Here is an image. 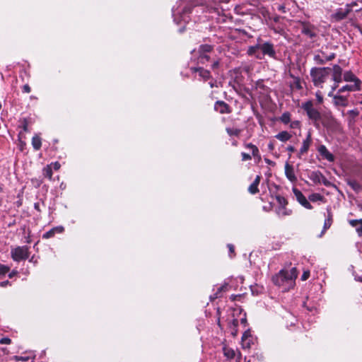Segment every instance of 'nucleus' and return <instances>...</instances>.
I'll list each match as a JSON object with an SVG mask.
<instances>
[{
    "label": "nucleus",
    "instance_id": "f257e3e1",
    "mask_svg": "<svg viewBox=\"0 0 362 362\" xmlns=\"http://www.w3.org/2000/svg\"><path fill=\"white\" fill-rule=\"evenodd\" d=\"M297 276L298 272L296 267H293L290 270L281 269L272 277V281L276 286L282 287L284 291H288L293 287Z\"/></svg>",
    "mask_w": 362,
    "mask_h": 362
},
{
    "label": "nucleus",
    "instance_id": "f03ea898",
    "mask_svg": "<svg viewBox=\"0 0 362 362\" xmlns=\"http://www.w3.org/2000/svg\"><path fill=\"white\" fill-rule=\"evenodd\" d=\"M330 68L329 67H313L310 70V76L315 86L322 87L329 76Z\"/></svg>",
    "mask_w": 362,
    "mask_h": 362
},
{
    "label": "nucleus",
    "instance_id": "7ed1b4c3",
    "mask_svg": "<svg viewBox=\"0 0 362 362\" xmlns=\"http://www.w3.org/2000/svg\"><path fill=\"white\" fill-rule=\"evenodd\" d=\"M190 11L191 8L186 6L181 9L178 7L176 8H173V16L174 17V21L177 24H182V23L185 24L189 21V17L187 14L190 13Z\"/></svg>",
    "mask_w": 362,
    "mask_h": 362
},
{
    "label": "nucleus",
    "instance_id": "20e7f679",
    "mask_svg": "<svg viewBox=\"0 0 362 362\" xmlns=\"http://www.w3.org/2000/svg\"><path fill=\"white\" fill-rule=\"evenodd\" d=\"M11 255L16 262L26 259L29 257V250L27 246H18L11 250Z\"/></svg>",
    "mask_w": 362,
    "mask_h": 362
},
{
    "label": "nucleus",
    "instance_id": "39448f33",
    "mask_svg": "<svg viewBox=\"0 0 362 362\" xmlns=\"http://www.w3.org/2000/svg\"><path fill=\"white\" fill-rule=\"evenodd\" d=\"M302 108L306 112L308 117L314 121H318L320 119V113L313 107L311 100H308L302 104Z\"/></svg>",
    "mask_w": 362,
    "mask_h": 362
},
{
    "label": "nucleus",
    "instance_id": "423d86ee",
    "mask_svg": "<svg viewBox=\"0 0 362 362\" xmlns=\"http://www.w3.org/2000/svg\"><path fill=\"white\" fill-rule=\"evenodd\" d=\"M328 96L332 98V103L336 107H346L349 104V100L346 96L341 95L337 93L336 94L329 92Z\"/></svg>",
    "mask_w": 362,
    "mask_h": 362
},
{
    "label": "nucleus",
    "instance_id": "0eeeda50",
    "mask_svg": "<svg viewBox=\"0 0 362 362\" xmlns=\"http://www.w3.org/2000/svg\"><path fill=\"white\" fill-rule=\"evenodd\" d=\"M259 49L262 50V52L264 55H267L273 59L276 58V51L273 44L271 42H266L263 44H259Z\"/></svg>",
    "mask_w": 362,
    "mask_h": 362
},
{
    "label": "nucleus",
    "instance_id": "6e6552de",
    "mask_svg": "<svg viewBox=\"0 0 362 362\" xmlns=\"http://www.w3.org/2000/svg\"><path fill=\"white\" fill-rule=\"evenodd\" d=\"M293 192L297 199V201L305 209H312L313 206L308 201L303 194L298 189L293 188Z\"/></svg>",
    "mask_w": 362,
    "mask_h": 362
},
{
    "label": "nucleus",
    "instance_id": "1a4fd4ad",
    "mask_svg": "<svg viewBox=\"0 0 362 362\" xmlns=\"http://www.w3.org/2000/svg\"><path fill=\"white\" fill-rule=\"evenodd\" d=\"M312 143V138H311V133L310 132H308V134L306 136V138L303 141L302 146L299 150L298 152V158H300L302 155H304L306 153L311 145Z\"/></svg>",
    "mask_w": 362,
    "mask_h": 362
},
{
    "label": "nucleus",
    "instance_id": "9d476101",
    "mask_svg": "<svg viewBox=\"0 0 362 362\" xmlns=\"http://www.w3.org/2000/svg\"><path fill=\"white\" fill-rule=\"evenodd\" d=\"M309 178L315 184L323 183L327 185L328 183L327 178L320 171L312 172Z\"/></svg>",
    "mask_w": 362,
    "mask_h": 362
},
{
    "label": "nucleus",
    "instance_id": "9b49d317",
    "mask_svg": "<svg viewBox=\"0 0 362 362\" xmlns=\"http://www.w3.org/2000/svg\"><path fill=\"white\" fill-rule=\"evenodd\" d=\"M317 151H318L319 153L320 154V156L324 159H326L327 160H328L329 162H333L334 160V156H333V154L332 153H330L328 151V149L327 148V147L325 145H320L318 147Z\"/></svg>",
    "mask_w": 362,
    "mask_h": 362
},
{
    "label": "nucleus",
    "instance_id": "f8f14e48",
    "mask_svg": "<svg viewBox=\"0 0 362 362\" xmlns=\"http://www.w3.org/2000/svg\"><path fill=\"white\" fill-rule=\"evenodd\" d=\"M332 80L335 83H341L342 81V69L340 66L335 64L332 67Z\"/></svg>",
    "mask_w": 362,
    "mask_h": 362
},
{
    "label": "nucleus",
    "instance_id": "ddd939ff",
    "mask_svg": "<svg viewBox=\"0 0 362 362\" xmlns=\"http://www.w3.org/2000/svg\"><path fill=\"white\" fill-rule=\"evenodd\" d=\"M214 110L221 114L229 113L230 112L228 105L220 100L215 103Z\"/></svg>",
    "mask_w": 362,
    "mask_h": 362
},
{
    "label": "nucleus",
    "instance_id": "4468645a",
    "mask_svg": "<svg viewBox=\"0 0 362 362\" xmlns=\"http://www.w3.org/2000/svg\"><path fill=\"white\" fill-rule=\"evenodd\" d=\"M285 175L291 182H295L297 180L293 166L288 163L285 164Z\"/></svg>",
    "mask_w": 362,
    "mask_h": 362
},
{
    "label": "nucleus",
    "instance_id": "2eb2a0df",
    "mask_svg": "<svg viewBox=\"0 0 362 362\" xmlns=\"http://www.w3.org/2000/svg\"><path fill=\"white\" fill-rule=\"evenodd\" d=\"M191 70L194 73H197L201 79L206 81L211 77L210 72L201 67H192Z\"/></svg>",
    "mask_w": 362,
    "mask_h": 362
},
{
    "label": "nucleus",
    "instance_id": "dca6fc26",
    "mask_svg": "<svg viewBox=\"0 0 362 362\" xmlns=\"http://www.w3.org/2000/svg\"><path fill=\"white\" fill-rule=\"evenodd\" d=\"M343 79L346 82H353L354 84H358L361 87V81L350 71H346L343 74Z\"/></svg>",
    "mask_w": 362,
    "mask_h": 362
},
{
    "label": "nucleus",
    "instance_id": "f3484780",
    "mask_svg": "<svg viewBox=\"0 0 362 362\" xmlns=\"http://www.w3.org/2000/svg\"><path fill=\"white\" fill-rule=\"evenodd\" d=\"M64 228L63 226H60L54 227L52 229H50L49 230H48L47 232L45 233L42 235V238L48 239V238H52V237H54V235L56 233H62L64 232Z\"/></svg>",
    "mask_w": 362,
    "mask_h": 362
},
{
    "label": "nucleus",
    "instance_id": "a211bd4d",
    "mask_svg": "<svg viewBox=\"0 0 362 362\" xmlns=\"http://www.w3.org/2000/svg\"><path fill=\"white\" fill-rule=\"evenodd\" d=\"M350 8H349V5H346V8L345 9H343V8H340L334 14V18L337 20V21H341L344 18H345L346 17V16L348 15V13H349L350 11Z\"/></svg>",
    "mask_w": 362,
    "mask_h": 362
},
{
    "label": "nucleus",
    "instance_id": "6ab92c4d",
    "mask_svg": "<svg viewBox=\"0 0 362 362\" xmlns=\"http://www.w3.org/2000/svg\"><path fill=\"white\" fill-rule=\"evenodd\" d=\"M361 89V87H359V86L358 84H347V85H345L344 86H342L341 88H340L337 93L341 94V93H344L345 91H349V92H354V91H357V90H359Z\"/></svg>",
    "mask_w": 362,
    "mask_h": 362
},
{
    "label": "nucleus",
    "instance_id": "aec40b11",
    "mask_svg": "<svg viewBox=\"0 0 362 362\" xmlns=\"http://www.w3.org/2000/svg\"><path fill=\"white\" fill-rule=\"evenodd\" d=\"M327 216L325 220L323 230L322 233H323L327 229H328L332 223V213L331 211L330 207L327 208Z\"/></svg>",
    "mask_w": 362,
    "mask_h": 362
},
{
    "label": "nucleus",
    "instance_id": "412c9836",
    "mask_svg": "<svg viewBox=\"0 0 362 362\" xmlns=\"http://www.w3.org/2000/svg\"><path fill=\"white\" fill-rule=\"evenodd\" d=\"M291 137L292 135L286 131L280 132L276 135H275V138L282 142H286L290 140Z\"/></svg>",
    "mask_w": 362,
    "mask_h": 362
},
{
    "label": "nucleus",
    "instance_id": "4be33fe9",
    "mask_svg": "<svg viewBox=\"0 0 362 362\" xmlns=\"http://www.w3.org/2000/svg\"><path fill=\"white\" fill-rule=\"evenodd\" d=\"M245 147L252 151V155L253 157H260L259 149L255 145L252 143H248L245 144Z\"/></svg>",
    "mask_w": 362,
    "mask_h": 362
},
{
    "label": "nucleus",
    "instance_id": "5701e85b",
    "mask_svg": "<svg viewBox=\"0 0 362 362\" xmlns=\"http://www.w3.org/2000/svg\"><path fill=\"white\" fill-rule=\"evenodd\" d=\"M279 119L283 124H288L291 121V115L288 112H285L281 115Z\"/></svg>",
    "mask_w": 362,
    "mask_h": 362
},
{
    "label": "nucleus",
    "instance_id": "b1692460",
    "mask_svg": "<svg viewBox=\"0 0 362 362\" xmlns=\"http://www.w3.org/2000/svg\"><path fill=\"white\" fill-rule=\"evenodd\" d=\"M276 213L279 216L283 217L286 216H289L291 214V211L288 210L284 206H279L276 210Z\"/></svg>",
    "mask_w": 362,
    "mask_h": 362
},
{
    "label": "nucleus",
    "instance_id": "393cba45",
    "mask_svg": "<svg viewBox=\"0 0 362 362\" xmlns=\"http://www.w3.org/2000/svg\"><path fill=\"white\" fill-rule=\"evenodd\" d=\"M32 145L35 150L37 151L41 148L42 142L39 136L35 135L32 139Z\"/></svg>",
    "mask_w": 362,
    "mask_h": 362
},
{
    "label": "nucleus",
    "instance_id": "a878e982",
    "mask_svg": "<svg viewBox=\"0 0 362 362\" xmlns=\"http://www.w3.org/2000/svg\"><path fill=\"white\" fill-rule=\"evenodd\" d=\"M212 50V47L209 45H202L199 46V53L200 54H207Z\"/></svg>",
    "mask_w": 362,
    "mask_h": 362
},
{
    "label": "nucleus",
    "instance_id": "bb28decb",
    "mask_svg": "<svg viewBox=\"0 0 362 362\" xmlns=\"http://www.w3.org/2000/svg\"><path fill=\"white\" fill-rule=\"evenodd\" d=\"M308 198H309L310 201L313 202H318V201L322 202L324 200V197L318 193H313V194H310Z\"/></svg>",
    "mask_w": 362,
    "mask_h": 362
},
{
    "label": "nucleus",
    "instance_id": "cd10ccee",
    "mask_svg": "<svg viewBox=\"0 0 362 362\" xmlns=\"http://www.w3.org/2000/svg\"><path fill=\"white\" fill-rule=\"evenodd\" d=\"M291 77L293 79V83L291 85V87H294L298 90H300L302 88L300 79L299 77H296L291 75Z\"/></svg>",
    "mask_w": 362,
    "mask_h": 362
},
{
    "label": "nucleus",
    "instance_id": "c85d7f7f",
    "mask_svg": "<svg viewBox=\"0 0 362 362\" xmlns=\"http://www.w3.org/2000/svg\"><path fill=\"white\" fill-rule=\"evenodd\" d=\"M43 175L49 178V180H51L52 178V167L50 165H47L44 169H43Z\"/></svg>",
    "mask_w": 362,
    "mask_h": 362
},
{
    "label": "nucleus",
    "instance_id": "c756f323",
    "mask_svg": "<svg viewBox=\"0 0 362 362\" xmlns=\"http://www.w3.org/2000/svg\"><path fill=\"white\" fill-rule=\"evenodd\" d=\"M223 352H224V355L228 358L231 359V358H233L235 357V351L232 349L224 348L223 349Z\"/></svg>",
    "mask_w": 362,
    "mask_h": 362
},
{
    "label": "nucleus",
    "instance_id": "7c9ffc66",
    "mask_svg": "<svg viewBox=\"0 0 362 362\" xmlns=\"http://www.w3.org/2000/svg\"><path fill=\"white\" fill-rule=\"evenodd\" d=\"M238 325V320L237 319H233L232 320V322L230 324V327L232 329L231 330V334L233 335V336H235L237 334V329H236V327Z\"/></svg>",
    "mask_w": 362,
    "mask_h": 362
},
{
    "label": "nucleus",
    "instance_id": "2f4dec72",
    "mask_svg": "<svg viewBox=\"0 0 362 362\" xmlns=\"http://www.w3.org/2000/svg\"><path fill=\"white\" fill-rule=\"evenodd\" d=\"M348 184L356 192H358L361 189V186L356 181H349Z\"/></svg>",
    "mask_w": 362,
    "mask_h": 362
},
{
    "label": "nucleus",
    "instance_id": "473e14b6",
    "mask_svg": "<svg viewBox=\"0 0 362 362\" xmlns=\"http://www.w3.org/2000/svg\"><path fill=\"white\" fill-rule=\"evenodd\" d=\"M209 60L207 54H200L198 57V63L204 64Z\"/></svg>",
    "mask_w": 362,
    "mask_h": 362
},
{
    "label": "nucleus",
    "instance_id": "72a5a7b5",
    "mask_svg": "<svg viewBox=\"0 0 362 362\" xmlns=\"http://www.w3.org/2000/svg\"><path fill=\"white\" fill-rule=\"evenodd\" d=\"M226 132L230 136H238L240 130L235 128H227Z\"/></svg>",
    "mask_w": 362,
    "mask_h": 362
},
{
    "label": "nucleus",
    "instance_id": "f704fd0d",
    "mask_svg": "<svg viewBox=\"0 0 362 362\" xmlns=\"http://www.w3.org/2000/svg\"><path fill=\"white\" fill-rule=\"evenodd\" d=\"M248 191L250 194H255L259 192L258 185H255V183H252L249 187Z\"/></svg>",
    "mask_w": 362,
    "mask_h": 362
},
{
    "label": "nucleus",
    "instance_id": "c9c22d12",
    "mask_svg": "<svg viewBox=\"0 0 362 362\" xmlns=\"http://www.w3.org/2000/svg\"><path fill=\"white\" fill-rule=\"evenodd\" d=\"M259 49V44L255 46H251L247 49V54L249 55H255L257 50Z\"/></svg>",
    "mask_w": 362,
    "mask_h": 362
},
{
    "label": "nucleus",
    "instance_id": "e433bc0d",
    "mask_svg": "<svg viewBox=\"0 0 362 362\" xmlns=\"http://www.w3.org/2000/svg\"><path fill=\"white\" fill-rule=\"evenodd\" d=\"M252 344V339L249 338L248 339L242 340V346L243 349H249L250 348Z\"/></svg>",
    "mask_w": 362,
    "mask_h": 362
},
{
    "label": "nucleus",
    "instance_id": "4c0bfd02",
    "mask_svg": "<svg viewBox=\"0 0 362 362\" xmlns=\"http://www.w3.org/2000/svg\"><path fill=\"white\" fill-rule=\"evenodd\" d=\"M30 358V356H13V360L15 361H27Z\"/></svg>",
    "mask_w": 362,
    "mask_h": 362
},
{
    "label": "nucleus",
    "instance_id": "58836bf2",
    "mask_svg": "<svg viewBox=\"0 0 362 362\" xmlns=\"http://www.w3.org/2000/svg\"><path fill=\"white\" fill-rule=\"evenodd\" d=\"M300 127V122L298 120L291 121L290 128L291 129H299Z\"/></svg>",
    "mask_w": 362,
    "mask_h": 362
},
{
    "label": "nucleus",
    "instance_id": "ea45409f",
    "mask_svg": "<svg viewBox=\"0 0 362 362\" xmlns=\"http://www.w3.org/2000/svg\"><path fill=\"white\" fill-rule=\"evenodd\" d=\"M276 199L279 204L280 206H285L287 204V202L286 200V199L283 197H281V196H278L276 197Z\"/></svg>",
    "mask_w": 362,
    "mask_h": 362
},
{
    "label": "nucleus",
    "instance_id": "a19ab883",
    "mask_svg": "<svg viewBox=\"0 0 362 362\" xmlns=\"http://www.w3.org/2000/svg\"><path fill=\"white\" fill-rule=\"evenodd\" d=\"M9 271V268L4 264H0V274L4 275Z\"/></svg>",
    "mask_w": 362,
    "mask_h": 362
},
{
    "label": "nucleus",
    "instance_id": "79ce46f5",
    "mask_svg": "<svg viewBox=\"0 0 362 362\" xmlns=\"http://www.w3.org/2000/svg\"><path fill=\"white\" fill-rule=\"evenodd\" d=\"M347 113L353 118L357 117L359 115V112L357 109L349 110Z\"/></svg>",
    "mask_w": 362,
    "mask_h": 362
},
{
    "label": "nucleus",
    "instance_id": "37998d69",
    "mask_svg": "<svg viewBox=\"0 0 362 362\" xmlns=\"http://www.w3.org/2000/svg\"><path fill=\"white\" fill-rule=\"evenodd\" d=\"M314 60L319 64H323L325 62V60L322 59L320 55H315L314 57Z\"/></svg>",
    "mask_w": 362,
    "mask_h": 362
},
{
    "label": "nucleus",
    "instance_id": "c03bdc74",
    "mask_svg": "<svg viewBox=\"0 0 362 362\" xmlns=\"http://www.w3.org/2000/svg\"><path fill=\"white\" fill-rule=\"evenodd\" d=\"M309 277H310V271H308V270L304 271L301 276V280L306 281Z\"/></svg>",
    "mask_w": 362,
    "mask_h": 362
},
{
    "label": "nucleus",
    "instance_id": "a18cd8bd",
    "mask_svg": "<svg viewBox=\"0 0 362 362\" xmlns=\"http://www.w3.org/2000/svg\"><path fill=\"white\" fill-rule=\"evenodd\" d=\"M11 343V340L8 337H4L0 339L1 344H10Z\"/></svg>",
    "mask_w": 362,
    "mask_h": 362
},
{
    "label": "nucleus",
    "instance_id": "49530a36",
    "mask_svg": "<svg viewBox=\"0 0 362 362\" xmlns=\"http://www.w3.org/2000/svg\"><path fill=\"white\" fill-rule=\"evenodd\" d=\"M303 33L305 35L310 36V37H313L315 36V34L309 29L304 28L303 30Z\"/></svg>",
    "mask_w": 362,
    "mask_h": 362
},
{
    "label": "nucleus",
    "instance_id": "de8ad7c7",
    "mask_svg": "<svg viewBox=\"0 0 362 362\" xmlns=\"http://www.w3.org/2000/svg\"><path fill=\"white\" fill-rule=\"evenodd\" d=\"M315 96L319 103H322L323 102V97L320 91H317L315 93Z\"/></svg>",
    "mask_w": 362,
    "mask_h": 362
},
{
    "label": "nucleus",
    "instance_id": "09e8293b",
    "mask_svg": "<svg viewBox=\"0 0 362 362\" xmlns=\"http://www.w3.org/2000/svg\"><path fill=\"white\" fill-rule=\"evenodd\" d=\"M241 156H242L243 161L251 160V158H252V156L250 154L244 153V152L241 153Z\"/></svg>",
    "mask_w": 362,
    "mask_h": 362
},
{
    "label": "nucleus",
    "instance_id": "8fccbe9b",
    "mask_svg": "<svg viewBox=\"0 0 362 362\" xmlns=\"http://www.w3.org/2000/svg\"><path fill=\"white\" fill-rule=\"evenodd\" d=\"M360 223V219L359 220H357V219H353V220H350L349 221V224L353 226V227H356V228H357L358 225Z\"/></svg>",
    "mask_w": 362,
    "mask_h": 362
},
{
    "label": "nucleus",
    "instance_id": "3c124183",
    "mask_svg": "<svg viewBox=\"0 0 362 362\" xmlns=\"http://www.w3.org/2000/svg\"><path fill=\"white\" fill-rule=\"evenodd\" d=\"M359 235H362V219H360V223L356 228Z\"/></svg>",
    "mask_w": 362,
    "mask_h": 362
},
{
    "label": "nucleus",
    "instance_id": "603ef678",
    "mask_svg": "<svg viewBox=\"0 0 362 362\" xmlns=\"http://www.w3.org/2000/svg\"><path fill=\"white\" fill-rule=\"evenodd\" d=\"M49 165L52 167V169L54 168L55 170H59L60 168V166H61L60 163L59 162L52 163Z\"/></svg>",
    "mask_w": 362,
    "mask_h": 362
},
{
    "label": "nucleus",
    "instance_id": "864d4df0",
    "mask_svg": "<svg viewBox=\"0 0 362 362\" xmlns=\"http://www.w3.org/2000/svg\"><path fill=\"white\" fill-rule=\"evenodd\" d=\"M249 338H251V335L249 331H245L242 337V340L248 339Z\"/></svg>",
    "mask_w": 362,
    "mask_h": 362
},
{
    "label": "nucleus",
    "instance_id": "5fc2aeb1",
    "mask_svg": "<svg viewBox=\"0 0 362 362\" xmlns=\"http://www.w3.org/2000/svg\"><path fill=\"white\" fill-rule=\"evenodd\" d=\"M30 90H31L30 87L28 84H25L23 86V91L24 93H29L30 92Z\"/></svg>",
    "mask_w": 362,
    "mask_h": 362
},
{
    "label": "nucleus",
    "instance_id": "6e6d98bb",
    "mask_svg": "<svg viewBox=\"0 0 362 362\" xmlns=\"http://www.w3.org/2000/svg\"><path fill=\"white\" fill-rule=\"evenodd\" d=\"M339 84V83H338L334 82V84L332 86L331 90L329 92H332V93H334V90L338 88Z\"/></svg>",
    "mask_w": 362,
    "mask_h": 362
},
{
    "label": "nucleus",
    "instance_id": "4d7b16f0",
    "mask_svg": "<svg viewBox=\"0 0 362 362\" xmlns=\"http://www.w3.org/2000/svg\"><path fill=\"white\" fill-rule=\"evenodd\" d=\"M260 180H261V176L257 175L255 180L253 181V183H255L257 185H259V184L260 182Z\"/></svg>",
    "mask_w": 362,
    "mask_h": 362
},
{
    "label": "nucleus",
    "instance_id": "13d9d810",
    "mask_svg": "<svg viewBox=\"0 0 362 362\" xmlns=\"http://www.w3.org/2000/svg\"><path fill=\"white\" fill-rule=\"evenodd\" d=\"M228 250H229L230 255H231V254L234 253V246L233 245H231V244H228Z\"/></svg>",
    "mask_w": 362,
    "mask_h": 362
},
{
    "label": "nucleus",
    "instance_id": "bf43d9fd",
    "mask_svg": "<svg viewBox=\"0 0 362 362\" xmlns=\"http://www.w3.org/2000/svg\"><path fill=\"white\" fill-rule=\"evenodd\" d=\"M219 66V62L218 61H215L213 64L211 65V67L213 69H217Z\"/></svg>",
    "mask_w": 362,
    "mask_h": 362
},
{
    "label": "nucleus",
    "instance_id": "052dcab7",
    "mask_svg": "<svg viewBox=\"0 0 362 362\" xmlns=\"http://www.w3.org/2000/svg\"><path fill=\"white\" fill-rule=\"evenodd\" d=\"M286 149H287V151H289V152H291V153H293V152H294V151H296L295 147H294V146H287Z\"/></svg>",
    "mask_w": 362,
    "mask_h": 362
},
{
    "label": "nucleus",
    "instance_id": "680f3d73",
    "mask_svg": "<svg viewBox=\"0 0 362 362\" xmlns=\"http://www.w3.org/2000/svg\"><path fill=\"white\" fill-rule=\"evenodd\" d=\"M34 208H35V209H36L37 211H40V203H38V202L35 203V204H34Z\"/></svg>",
    "mask_w": 362,
    "mask_h": 362
},
{
    "label": "nucleus",
    "instance_id": "e2e57ef3",
    "mask_svg": "<svg viewBox=\"0 0 362 362\" xmlns=\"http://www.w3.org/2000/svg\"><path fill=\"white\" fill-rule=\"evenodd\" d=\"M278 10L284 13L285 12V7L284 6H282V5H279L278 6Z\"/></svg>",
    "mask_w": 362,
    "mask_h": 362
},
{
    "label": "nucleus",
    "instance_id": "0e129e2a",
    "mask_svg": "<svg viewBox=\"0 0 362 362\" xmlns=\"http://www.w3.org/2000/svg\"><path fill=\"white\" fill-rule=\"evenodd\" d=\"M334 58V54H332L331 55H329V57H327L326 61L332 60Z\"/></svg>",
    "mask_w": 362,
    "mask_h": 362
},
{
    "label": "nucleus",
    "instance_id": "69168bd1",
    "mask_svg": "<svg viewBox=\"0 0 362 362\" xmlns=\"http://www.w3.org/2000/svg\"><path fill=\"white\" fill-rule=\"evenodd\" d=\"M8 284V281H3V282H1L0 283V286H5L6 285H7Z\"/></svg>",
    "mask_w": 362,
    "mask_h": 362
},
{
    "label": "nucleus",
    "instance_id": "338daca9",
    "mask_svg": "<svg viewBox=\"0 0 362 362\" xmlns=\"http://www.w3.org/2000/svg\"><path fill=\"white\" fill-rule=\"evenodd\" d=\"M268 147H269V148L270 150H273V149H274V144H273V143H269V144H268Z\"/></svg>",
    "mask_w": 362,
    "mask_h": 362
},
{
    "label": "nucleus",
    "instance_id": "774afa93",
    "mask_svg": "<svg viewBox=\"0 0 362 362\" xmlns=\"http://www.w3.org/2000/svg\"><path fill=\"white\" fill-rule=\"evenodd\" d=\"M23 130L25 132L28 131V124L26 123L23 125Z\"/></svg>",
    "mask_w": 362,
    "mask_h": 362
}]
</instances>
